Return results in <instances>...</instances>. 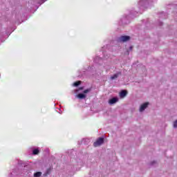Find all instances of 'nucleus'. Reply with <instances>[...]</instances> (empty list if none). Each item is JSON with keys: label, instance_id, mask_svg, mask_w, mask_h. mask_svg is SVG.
Instances as JSON below:
<instances>
[{"label": "nucleus", "instance_id": "obj_1", "mask_svg": "<svg viewBox=\"0 0 177 177\" xmlns=\"http://www.w3.org/2000/svg\"><path fill=\"white\" fill-rule=\"evenodd\" d=\"M104 143V138H99L94 143L93 146L94 147H97L98 146H100Z\"/></svg>", "mask_w": 177, "mask_h": 177}, {"label": "nucleus", "instance_id": "obj_2", "mask_svg": "<svg viewBox=\"0 0 177 177\" xmlns=\"http://www.w3.org/2000/svg\"><path fill=\"white\" fill-rule=\"evenodd\" d=\"M129 39H131L129 36H121L119 38L120 42H127V41H129Z\"/></svg>", "mask_w": 177, "mask_h": 177}, {"label": "nucleus", "instance_id": "obj_3", "mask_svg": "<svg viewBox=\"0 0 177 177\" xmlns=\"http://www.w3.org/2000/svg\"><path fill=\"white\" fill-rule=\"evenodd\" d=\"M147 106H149V102H145L140 106V111H145L146 109H147Z\"/></svg>", "mask_w": 177, "mask_h": 177}, {"label": "nucleus", "instance_id": "obj_4", "mask_svg": "<svg viewBox=\"0 0 177 177\" xmlns=\"http://www.w3.org/2000/svg\"><path fill=\"white\" fill-rule=\"evenodd\" d=\"M127 95H128V91H127L126 90H122L120 93V97H125Z\"/></svg>", "mask_w": 177, "mask_h": 177}, {"label": "nucleus", "instance_id": "obj_5", "mask_svg": "<svg viewBox=\"0 0 177 177\" xmlns=\"http://www.w3.org/2000/svg\"><path fill=\"white\" fill-rule=\"evenodd\" d=\"M118 102V99L113 97L109 100V104H114L115 103H117Z\"/></svg>", "mask_w": 177, "mask_h": 177}, {"label": "nucleus", "instance_id": "obj_6", "mask_svg": "<svg viewBox=\"0 0 177 177\" xmlns=\"http://www.w3.org/2000/svg\"><path fill=\"white\" fill-rule=\"evenodd\" d=\"M119 75H121V72H119V73L113 75V76H111V80H115V79L118 78Z\"/></svg>", "mask_w": 177, "mask_h": 177}, {"label": "nucleus", "instance_id": "obj_7", "mask_svg": "<svg viewBox=\"0 0 177 177\" xmlns=\"http://www.w3.org/2000/svg\"><path fill=\"white\" fill-rule=\"evenodd\" d=\"M77 97H78V99H85V97H86V95L85 94L79 93L77 95Z\"/></svg>", "mask_w": 177, "mask_h": 177}, {"label": "nucleus", "instance_id": "obj_8", "mask_svg": "<svg viewBox=\"0 0 177 177\" xmlns=\"http://www.w3.org/2000/svg\"><path fill=\"white\" fill-rule=\"evenodd\" d=\"M42 173L41 171H37L34 174V177H41Z\"/></svg>", "mask_w": 177, "mask_h": 177}, {"label": "nucleus", "instance_id": "obj_9", "mask_svg": "<svg viewBox=\"0 0 177 177\" xmlns=\"http://www.w3.org/2000/svg\"><path fill=\"white\" fill-rule=\"evenodd\" d=\"M32 154H34V156H37V154H39V149H34L32 151Z\"/></svg>", "mask_w": 177, "mask_h": 177}, {"label": "nucleus", "instance_id": "obj_10", "mask_svg": "<svg viewBox=\"0 0 177 177\" xmlns=\"http://www.w3.org/2000/svg\"><path fill=\"white\" fill-rule=\"evenodd\" d=\"M79 85H81V81H77L73 83L74 86H79Z\"/></svg>", "mask_w": 177, "mask_h": 177}, {"label": "nucleus", "instance_id": "obj_11", "mask_svg": "<svg viewBox=\"0 0 177 177\" xmlns=\"http://www.w3.org/2000/svg\"><path fill=\"white\" fill-rule=\"evenodd\" d=\"M91 91H92L91 88H87L83 91V93H89V92H91Z\"/></svg>", "mask_w": 177, "mask_h": 177}, {"label": "nucleus", "instance_id": "obj_12", "mask_svg": "<svg viewBox=\"0 0 177 177\" xmlns=\"http://www.w3.org/2000/svg\"><path fill=\"white\" fill-rule=\"evenodd\" d=\"M174 127L177 128V120L174 122Z\"/></svg>", "mask_w": 177, "mask_h": 177}, {"label": "nucleus", "instance_id": "obj_13", "mask_svg": "<svg viewBox=\"0 0 177 177\" xmlns=\"http://www.w3.org/2000/svg\"><path fill=\"white\" fill-rule=\"evenodd\" d=\"M77 91H84V86L80 87Z\"/></svg>", "mask_w": 177, "mask_h": 177}, {"label": "nucleus", "instance_id": "obj_14", "mask_svg": "<svg viewBox=\"0 0 177 177\" xmlns=\"http://www.w3.org/2000/svg\"><path fill=\"white\" fill-rule=\"evenodd\" d=\"M50 172V169H47L46 175Z\"/></svg>", "mask_w": 177, "mask_h": 177}, {"label": "nucleus", "instance_id": "obj_15", "mask_svg": "<svg viewBox=\"0 0 177 177\" xmlns=\"http://www.w3.org/2000/svg\"><path fill=\"white\" fill-rule=\"evenodd\" d=\"M130 50H132V46L130 47Z\"/></svg>", "mask_w": 177, "mask_h": 177}]
</instances>
